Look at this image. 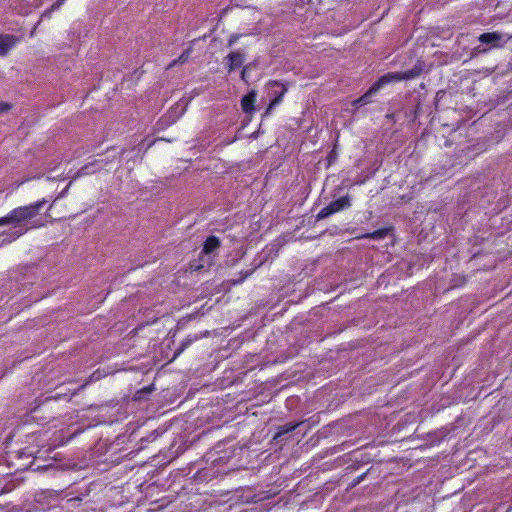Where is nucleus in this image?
<instances>
[{"label":"nucleus","mask_w":512,"mask_h":512,"mask_svg":"<svg viewBox=\"0 0 512 512\" xmlns=\"http://www.w3.org/2000/svg\"><path fill=\"white\" fill-rule=\"evenodd\" d=\"M46 203L47 200L43 198L29 205L20 206L11 210L9 212L10 223L14 226V230L0 235V246L11 243L26 233L28 228L23 227L39 214Z\"/></svg>","instance_id":"1"},{"label":"nucleus","mask_w":512,"mask_h":512,"mask_svg":"<svg viewBox=\"0 0 512 512\" xmlns=\"http://www.w3.org/2000/svg\"><path fill=\"white\" fill-rule=\"evenodd\" d=\"M423 71V64L417 62L412 69L399 72H388L382 75L361 97L352 102V106L359 108L372 102V97L386 84L391 82H399L403 80H411L420 76Z\"/></svg>","instance_id":"2"},{"label":"nucleus","mask_w":512,"mask_h":512,"mask_svg":"<svg viewBox=\"0 0 512 512\" xmlns=\"http://www.w3.org/2000/svg\"><path fill=\"white\" fill-rule=\"evenodd\" d=\"M352 205V197L350 195H345L340 197L334 201H332L329 205L322 208L319 213L316 215V220H323L337 212L347 210Z\"/></svg>","instance_id":"3"},{"label":"nucleus","mask_w":512,"mask_h":512,"mask_svg":"<svg viewBox=\"0 0 512 512\" xmlns=\"http://www.w3.org/2000/svg\"><path fill=\"white\" fill-rule=\"evenodd\" d=\"M269 87V94L273 97L267 107L266 114H268L274 107L279 105L282 102V99L287 92V87L284 83L278 80H270L267 83Z\"/></svg>","instance_id":"4"},{"label":"nucleus","mask_w":512,"mask_h":512,"mask_svg":"<svg viewBox=\"0 0 512 512\" xmlns=\"http://www.w3.org/2000/svg\"><path fill=\"white\" fill-rule=\"evenodd\" d=\"M511 37H505L500 32H487L483 33L478 37V40L486 45H489L491 48H499L502 47Z\"/></svg>","instance_id":"5"},{"label":"nucleus","mask_w":512,"mask_h":512,"mask_svg":"<svg viewBox=\"0 0 512 512\" xmlns=\"http://www.w3.org/2000/svg\"><path fill=\"white\" fill-rule=\"evenodd\" d=\"M188 101L185 99L179 100L174 106L170 108L167 114L162 117V121L166 125L175 123L186 111Z\"/></svg>","instance_id":"6"},{"label":"nucleus","mask_w":512,"mask_h":512,"mask_svg":"<svg viewBox=\"0 0 512 512\" xmlns=\"http://www.w3.org/2000/svg\"><path fill=\"white\" fill-rule=\"evenodd\" d=\"M245 57L244 54L240 51H234L229 53L225 58V65L228 72H232L237 68L241 67L244 63Z\"/></svg>","instance_id":"7"},{"label":"nucleus","mask_w":512,"mask_h":512,"mask_svg":"<svg viewBox=\"0 0 512 512\" xmlns=\"http://www.w3.org/2000/svg\"><path fill=\"white\" fill-rule=\"evenodd\" d=\"M19 42V38L12 34H0V57L6 56Z\"/></svg>","instance_id":"8"},{"label":"nucleus","mask_w":512,"mask_h":512,"mask_svg":"<svg viewBox=\"0 0 512 512\" xmlns=\"http://www.w3.org/2000/svg\"><path fill=\"white\" fill-rule=\"evenodd\" d=\"M257 97V92L255 90H251L248 94L242 97L241 99V108L245 113H252L255 110V101Z\"/></svg>","instance_id":"9"},{"label":"nucleus","mask_w":512,"mask_h":512,"mask_svg":"<svg viewBox=\"0 0 512 512\" xmlns=\"http://www.w3.org/2000/svg\"><path fill=\"white\" fill-rule=\"evenodd\" d=\"M221 246V241L218 237L211 235L203 243L202 253L205 255L213 254Z\"/></svg>","instance_id":"10"},{"label":"nucleus","mask_w":512,"mask_h":512,"mask_svg":"<svg viewBox=\"0 0 512 512\" xmlns=\"http://www.w3.org/2000/svg\"><path fill=\"white\" fill-rule=\"evenodd\" d=\"M392 227H385L375 230L371 233H366L361 236H358V239H373V240H382L384 239L391 231Z\"/></svg>","instance_id":"11"},{"label":"nucleus","mask_w":512,"mask_h":512,"mask_svg":"<svg viewBox=\"0 0 512 512\" xmlns=\"http://www.w3.org/2000/svg\"><path fill=\"white\" fill-rule=\"evenodd\" d=\"M199 337L194 335H188L179 345V347L175 350L174 355L171 359V361L175 360L177 357H179L192 343H194L196 340H198Z\"/></svg>","instance_id":"12"},{"label":"nucleus","mask_w":512,"mask_h":512,"mask_svg":"<svg viewBox=\"0 0 512 512\" xmlns=\"http://www.w3.org/2000/svg\"><path fill=\"white\" fill-rule=\"evenodd\" d=\"M302 424V422H298V423H286L284 425H281L278 427V431L275 435V439H278L280 437H282L283 435L287 434V433H290L292 431H294L298 426H300Z\"/></svg>","instance_id":"13"},{"label":"nucleus","mask_w":512,"mask_h":512,"mask_svg":"<svg viewBox=\"0 0 512 512\" xmlns=\"http://www.w3.org/2000/svg\"><path fill=\"white\" fill-rule=\"evenodd\" d=\"M262 262L260 261L257 265H255L252 269H248L245 271L239 272V277L237 279H232L231 283L232 285H238L241 284L245 279H247L249 276H251L255 270L261 266Z\"/></svg>","instance_id":"14"},{"label":"nucleus","mask_w":512,"mask_h":512,"mask_svg":"<svg viewBox=\"0 0 512 512\" xmlns=\"http://www.w3.org/2000/svg\"><path fill=\"white\" fill-rule=\"evenodd\" d=\"M191 51V48H187L186 50H184L183 53L177 59L173 60L169 64L168 68L174 67L179 64H184L189 59Z\"/></svg>","instance_id":"15"},{"label":"nucleus","mask_w":512,"mask_h":512,"mask_svg":"<svg viewBox=\"0 0 512 512\" xmlns=\"http://www.w3.org/2000/svg\"><path fill=\"white\" fill-rule=\"evenodd\" d=\"M105 164H106V162H104L103 160H96L95 162L88 163L80 169V174H82V175L89 174V173L95 171L92 169V167L94 165H99V167L102 168Z\"/></svg>","instance_id":"16"},{"label":"nucleus","mask_w":512,"mask_h":512,"mask_svg":"<svg viewBox=\"0 0 512 512\" xmlns=\"http://www.w3.org/2000/svg\"><path fill=\"white\" fill-rule=\"evenodd\" d=\"M161 435L160 432H158L157 430H154L152 431L149 436H147L146 438H142L141 439V442H151V441H154L156 440L159 436Z\"/></svg>","instance_id":"17"},{"label":"nucleus","mask_w":512,"mask_h":512,"mask_svg":"<svg viewBox=\"0 0 512 512\" xmlns=\"http://www.w3.org/2000/svg\"><path fill=\"white\" fill-rule=\"evenodd\" d=\"M242 36V34H232L230 35L228 41H227V47L231 48L238 39Z\"/></svg>","instance_id":"18"},{"label":"nucleus","mask_w":512,"mask_h":512,"mask_svg":"<svg viewBox=\"0 0 512 512\" xmlns=\"http://www.w3.org/2000/svg\"><path fill=\"white\" fill-rule=\"evenodd\" d=\"M251 67H252V64H251V63H249V64L245 65V66L243 67L242 71H241V79H242L244 82H246V83H248V79H247V72H248V70H249V69H251Z\"/></svg>","instance_id":"19"},{"label":"nucleus","mask_w":512,"mask_h":512,"mask_svg":"<svg viewBox=\"0 0 512 512\" xmlns=\"http://www.w3.org/2000/svg\"><path fill=\"white\" fill-rule=\"evenodd\" d=\"M12 106L9 103L0 101V113L9 111Z\"/></svg>","instance_id":"20"},{"label":"nucleus","mask_w":512,"mask_h":512,"mask_svg":"<svg viewBox=\"0 0 512 512\" xmlns=\"http://www.w3.org/2000/svg\"><path fill=\"white\" fill-rule=\"evenodd\" d=\"M9 224H11L9 213L4 217H0V226L9 225Z\"/></svg>","instance_id":"21"},{"label":"nucleus","mask_w":512,"mask_h":512,"mask_svg":"<svg viewBox=\"0 0 512 512\" xmlns=\"http://www.w3.org/2000/svg\"><path fill=\"white\" fill-rule=\"evenodd\" d=\"M69 186H70V183L68 184V186H67L63 191H61V192L59 193V195L57 196V198H56L55 200H57V199H60V198L64 197V196L66 195V193H67L68 189H69Z\"/></svg>","instance_id":"22"},{"label":"nucleus","mask_w":512,"mask_h":512,"mask_svg":"<svg viewBox=\"0 0 512 512\" xmlns=\"http://www.w3.org/2000/svg\"><path fill=\"white\" fill-rule=\"evenodd\" d=\"M66 0H57L54 4H53V8H59L62 4H64Z\"/></svg>","instance_id":"23"},{"label":"nucleus","mask_w":512,"mask_h":512,"mask_svg":"<svg viewBox=\"0 0 512 512\" xmlns=\"http://www.w3.org/2000/svg\"><path fill=\"white\" fill-rule=\"evenodd\" d=\"M364 477H365V474H362V475H360L359 477H357V478H356V479H357V482H361V481L364 479Z\"/></svg>","instance_id":"24"},{"label":"nucleus","mask_w":512,"mask_h":512,"mask_svg":"<svg viewBox=\"0 0 512 512\" xmlns=\"http://www.w3.org/2000/svg\"><path fill=\"white\" fill-rule=\"evenodd\" d=\"M360 482H357V479H355L352 483H351V487H355L357 484H359Z\"/></svg>","instance_id":"25"},{"label":"nucleus","mask_w":512,"mask_h":512,"mask_svg":"<svg viewBox=\"0 0 512 512\" xmlns=\"http://www.w3.org/2000/svg\"><path fill=\"white\" fill-rule=\"evenodd\" d=\"M88 384V382L84 383L83 385L80 386L79 390L83 389L86 385Z\"/></svg>","instance_id":"26"},{"label":"nucleus","mask_w":512,"mask_h":512,"mask_svg":"<svg viewBox=\"0 0 512 512\" xmlns=\"http://www.w3.org/2000/svg\"><path fill=\"white\" fill-rule=\"evenodd\" d=\"M2 492V489H0V493Z\"/></svg>","instance_id":"27"}]
</instances>
